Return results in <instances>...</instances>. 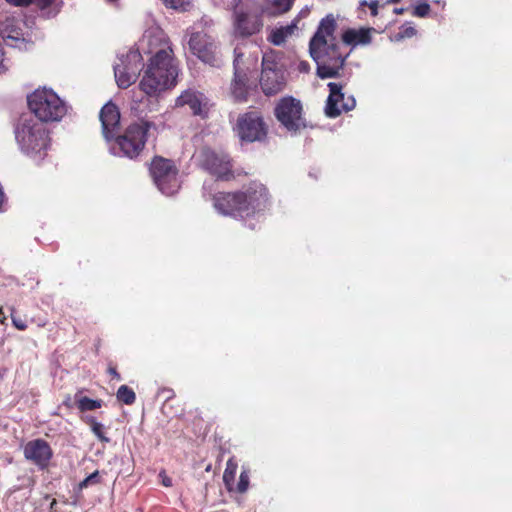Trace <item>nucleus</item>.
<instances>
[{
    "label": "nucleus",
    "mask_w": 512,
    "mask_h": 512,
    "mask_svg": "<svg viewBox=\"0 0 512 512\" xmlns=\"http://www.w3.org/2000/svg\"><path fill=\"white\" fill-rule=\"evenodd\" d=\"M369 8L371 10V14L373 16H376L377 13H378V2L377 1H373L369 4Z\"/></svg>",
    "instance_id": "ea45409f"
},
{
    "label": "nucleus",
    "mask_w": 512,
    "mask_h": 512,
    "mask_svg": "<svg viewBox=\"0 0 512 512\" xmlns=\"http://www.w3.org/2000/svg\"><path fill=\"white\" fill-rule=\"evenodd\" d=\"M158 477L160 478L161 483H162L163 486H165V487H171L172 486V479L169 476H167V474H166V472L164 470L159 472Z\"/></svg>",
    "instance_id": "e433bc0d"
},
{
    "label": "nucleus",
    "mask_w": 512,
    "mask_h": 512,
    "mask_svg": "<svg viewBox=\"0 0 512 512\" xmlns=\"http://www.w3.org/2000/svg\"><path fill=\"white\" fill-rule=\"evenodd\" d=\"M23 454L27 461L36 465L39 469H46L53 456V451L43 439L28 441L23 447Z\"/></svg>",
    "instance_id": "a211bd4d"
},
{
    "label": "nucleus",
    "mask_w": 512,
    "mask_h": 512,
    "mask_svg": "<svg viewBox=\"0 0 512 512\" xmlns=\"http://www.w3.org/2000/svg\"><path fill=\"white\" fill-rule=\"evenodd\" d=\"M329 96L326 102L325 113L328 117L339 116L343 111H351L356 105L352 95L345 96L342 92V85L330 82L328 83Z\"/></svg>",
    "instance_id": "dca6fc26"
},
{
    "label": "nucleus",
    "mask_w": 512,
    "mask_h": 512,
    "mask_svg": "<svg viewBox=\"0 0 512 512\" xmlns=\"http://www.w3.org/2000/svg\"><path fill=\"white\" fill-rule=\"evenodd\" d=\"M373 33H375L374 28H350L343 32L342 41L352 48L356 46H366L371 43Z\"/></svg>",
    "instance_id": "5701e85b"
},
{
    "label": "nucleus",
    "mask_w": 512,
    "mask_h": 512,
    "mask_svg": "<svg viewBox=\"0 0 512 512\" xmlns=\"http://www.w3.org/2000/svg\"><path fill=\"white\" fill-rule=\"evenodd\" d=\"M146 100V97L144 96H140L138 97L135 93L132 97V101L134 103V105L132 106V109L134 110H140L139 108V104L143 103V101Z\"/></svg>",
    "instance_id": "4c0bfd02"
},
{
    "label": "nucleus",
    "mask_w": 512,
    "mask_h": 512,
    "mask_svg": "<svg viewBox=\"0 0 512 512\" xmlns=\"http://www.w3.org/2000/svg\"><path fill=\"white\" fill-rule=\"evenodd\" d=\"M417 33L416 29L411 25H403L400 31L393 37L394 41H400L405 38H411Z\"/></svg>",
    "instance_id": "7c9ffc66"
},
{
    "label": "nucleus",
    "mask_w": 512,
    "mask_h": 512,
    "mask_svg": "<svg viewBox=\"0 0 512 512\" xmlns=\"http://www.w3.org/2000/svg\"><path fill=\"white\" fill-rule=\"evenodd\" d=\"M88 423L90 424L91 430L94 435L102 442L108 443L110 439L104 434V426L100 422L96 421L95 418L91 417L88 419Z\"/></svg>",
    "instance_id": "c85d7f7f"
},
{
    "label": "nucleus",
    "mask_w": 512,
    "mask_h": 512,
    "mask_svg": "<svg viewBox=\"0 0 512 512\" xmlns=\"http://www.w3.org/2000/svg\"><path fill=\"white\" fill-rule=\"evenodd\" d=\"M102 124V133L107 142L116 137L120 128V112L116 105L107 103L99 115Z\"/></svg>",
    "instance_id": "aec40b11"
},
{
    "label": "nucleus",
    "mask_w": 512,
    "mask_h": 512,
    "mask_svg": "<svg viewBox=\"0 0 512 512\" xmlns=\"http://www.w3.org/2000/svg\"><path fill=\"white\" fill-rule=\"evenodd\" d=\"M335 29L334 17L326 16L309 43V53L317 64V75L322 79L337 76L348 57L347 53L340 51L334 35Z\"/></svg>",
    "instance_id": "f257e3e1"
},
{
    "label": "nucleus",
    "mask_w": 512,
    "mask_h": 512,
    "mask_svg": "<svg viewBox=\"0 0 512 512\" xmlns=\"http://www.w3.org/2000/svg\"><path fill=\"white\" fill-rule=\"evenodd\" d=\"M268 193L261 183H252L239 193H219L214 197L215 209L224 216L249 217L265 208Z\"/></svg>",
    "instance_id": "f03ea898"
},
{
    "label": "nucleus",
    "mask_w": 512,
    "mask_h": 512,
    "mask_svg": "<svg viewBox=\"0 0 512 512\" xmlns=\"http://www.w3.org/2000/svg\"><path fill=\"white\" fill-rule=\"evenodd\" d=\"M257 63V57L243 58L238 48L234 50V78L231 83V93L236 100H244L248 93V72Z\"/></svg>",
    "instance_id": "1a4fd4ad"
},
{
    "label": "nucleus",
    "mask_w": 512,
    "mask_h": 512,
    "mask_svg": "<svg viewBox=\"0 0 512 512\" xmlns=\"http://www.w3.org/2000/svg\"><path fill=\"white\" fill-rule=\"evenodd\" d=\"M15 139L20 149L34 160L43 159L50 144L46 127L31 115L20 118Z\"/></svg>",
    "instance_id": "7ed1b4c3"
},
{
    "label": "nucleus",
    "mask_w": 512,
    "mask_h": 512,
    "mask_svg": "<svg viewBox=\"0 0 512 512\" xmlns=\"http://www.w3.org/2000/svg\"><path fill=\"white\" fill-rule=\"evenodd\" d=\"M236 132L243 141H260L266 135V127L260 116L250 112L238 118Z\"/></svg>",
    "instance_id": "2eb2a0df"
},
{
    "label": "nucleus",
    "mask_w": 512,
    "mask_h": 512,
    "mask_svg": "<svg viewBox=\"0 0 512 512\" xmlns=\"http://www.w3.org/2000/svg\"><path fill=\"white\" fill-rule=\"evenodd\" d=\"M430 12V5L426 2L419 3L414 7L413 15L416 17H426Z\"/></svg>",
    "instance_id": "473e14b6"
},
{
    "label": "nucleus",
    "mask_w": 512,
    "mask_h": 512,
    "mask_svg": "<svg viewBox=\"0 0 512 512\" xmlns=\"http://www.w3.org/2000/svg\"><path fill=\"white\" fill-rule=\"evenodd\" d=\"M176 85V78L165 74H158L154 71L146 70L139 82L140 90L146 97H157L162 92L173 88Z\"/></svg>",
    "instance_id": "f3484780"
},
{
    "label": "nucleus",
    "mask_w": 512,
    "mask_h": 512,
    "mask_svg": "<svg viewBox=\"0 0 512 512\" xmlns=\"http://www.w3.org/2000/svg\"><path fill=\"white\" fill-rule=\"evenodd\" d=\"M176 106H188L194 115L207 117L209 111V101L207 97L195 90L184 91L177 99Z\"/></svg>",
    "instance_id": "412c9836"
},
{
    "label": "nucleus",
    "mask_w": 512,
    "mask_h": 512,
    "mask_svg": "<svg viewBox=\"0 0 512 512\" xmlns=\"http://www.w3.org/2000/svg\"><path fill=\"white\" fill-rule=\"evenodd\" d=\"M190 51L204 63H217V44L215 39L204 31H187Z\"/></svg>",
    "instance_id": "9b49d317"
},
{
    "label": "nucleus",
    "mask_w": 512,
    "mask_h": 512,
    "mask_svg": "<svg viewBox=\"0 0 512 512\" xmlns=\"http://www.w3.org/2000/svg\"><path fill=\"white\" fill-rule=\"evenodd\" d=\"M294 0H265L261 5V13L270 17L279 16L288 12Z\"/></svg>",
    "instance_id": "b1692460"
},
{
    "label": "nucleus",
    "mask_w": 512,
    "mask_h": 512,
    "mask_svg": "<svg viewBox=\"0 0 512 512\" xmlns=\"http://www.w3.org/2000/svg\"><path fill=\"white\" fill-rule=\"evenodd\" d=\"M150 127L151 124L146 121L131 124L123 135L115 138L110 146V151L116 156L137 157L144 148Z\"/></svg>",
    "instance_id": "39448f33"
},
{
    "label": "nucleus",
    "mask_w": 512,
    "mask_h": 512,
    "mask_svg": "<svg viewBox=\"0 0 512 512\" xmlns=\"http://www.w3.org/2000/svg\"><path fill=\"white\" fill-rule=\"evenodd\" d=\"M25 26L19 17L0 14V35L11 47L26 49L28 42L24 33Z\"/></svg>",
    "instance_id": "ddd939ff"
},
{
    "label": "nucleus",
    "mask_w": 512,
    "mask_h": 512,
    "mask_svg": "<svg viewBox=\"0 0 512 512\" xmlns=\"http://www.w3.org/2000/svg\"><path fill=\"white\" fill-rule=\"evenodd\" d=\"M150 172L158 189L167 196L180 188L177 170L170 160L157 157L152 161Z\"/></svg>",
    "instance_id": "6e6552de"
},
{
    "label": "nucleus",
    "mask_w": 512,
    "mask_h": 512,
    "mask_svg": "<svg viewBox=\"0 0 512 512\" xmlns=\"http://www.w3.org/2000/svg\"><path fill=\"white\" fill-rule=\"evenodd\" d=\"M116 396L119 401L123 402L126 405L134 403L136 399L134 391L126 385H122L119 387Z\"/></svg>",
    "instance_id": "bb28decb"
},
{
    "label": "nucleus",
    "mask_w": 512,
    "mask_h": 512,
    "mask_svg": "<svg viewBox=\"0 0 512 512\" xmlns=\"http://www.w3.org/2000/svg\"><path fill=\"white\" fill-rule=\"evenodd\" d=\"M309 68H310V66L307 62L302 61L299 63V66H298L299 71L308 72Z\"/></svg>",
    "instance_id": "a19ab883"
},
{
    "label": "nucleus",
    "mask_w": 512,
    "mask_h": 512,
    "mask_svg": "<svg viewBox=\"0 0 512 512\" xmlns=\"http://www.w3.org/2000/svg\"><path fill=\"white\" fill-rule=\"evenodd\" d=\"M140 58V54L136 51H130L119 58V63L114 66L115 80L118 87L128 88L136 81L140 71Z\"/></svg>",
    "instance_id": "4468645a"
},
{
    "label": "nucleus",
    "mask_w": 512,
    "mask_h": 512,
    "mask_svg": "<svg viewBox=\"0 0 512 512\" xmlns=\"http://www.w3.org/2000/svg\"><path fill=\"white\" fill-rule=\"evenodd\" d=\"M285 84L286 79L277 56L273 52L265 53L262 57L260 77V86L263 93L267 96L275 95L284 89Z\"/></svg>",
    "instance_id": "0eeeda50"
},
{
    "label": "nucleus",
    "mask_w": 512,
    "mask_h": 512,
    "mask_svg": "<svg viewBox=\"0 0 512 512\" xmlns=\"http://www.w3.org/2000/svg\"><path fill=\"white\" fill-rule=\"evenodd\" d=\"M97 482H98V471H95L79 483V488L84 489V488L88 487L90 484H94Z\"/></svg>",
    "instance_id": "f704fd0d"
},
{
    "label": "nucleus",
    "mask_w": 512,
    "mask_h": 512,
    "mask_svg": "<svg viewBox=\"0 0 512 512\" xmlns=\"http://www.w3.org/2000/svg\"><path fill=\"white\" fill-rule=\"evenodd\" d=\"M197 159L203 168L218 179L228 180L232 176L230 159L223 152L204 148L198 153Z\"/></svg>",
    "instance_id": "f8f14e48"
},
{
    "label": "nucleus",
    "mask_w": 512,
    "mask_h": 512,
    "mask_svg": "<svg viewBox=\"0 0 512 512\" xmlns=\"http://www.w3.org/2000/svg\"><path fill=\"white\" fill-rule=\"evenodd\" d=\"M6 1H7V3H9L13 6H26L30 3H35L40 8H45L48 5H50V3L52 2V0H6Z\"/></svg>",
    "instance_id": "2f4dec72"
},
{
    "label": "nucleus",
    "mask_w": 512,
    "mask_h": 512,
    "mask_svg": "<svg viewBox=\"0 0 512 512\" xmlns=\"http://www.w3.org/2000/svg\"><path fill=\"white\" fill-rule=\"evenodd\" d=\"M278 121L289 131H298L305 127L302 117V104L293 97L282 98L275 107Z\"/></svg>",
    "instance_id": "9d476101"
},
{
    "label": "nucleus",
    "mask_w": 512,
    "mask_h": 512,
    "mask_svg": "<svg viewBox=\"0 0 512 512\" xmlns=\"http://www.w3.org/2000/svg\"><path fill=\"white\" fill-rule=\"evenodd\" d=\"M236 470H237V465L232 460H229L226 464V469L223 474V481H224L226 487L228 488V490H230V491L233 489L232 485H233V482L235 479Z\"/></svg>",
    "instance_id": "a878e982"
},
{
    "label": "nucleus",
    "mask_w": 512,
    "mask_h": 512,
    "mask_svg": "<svg viewBox=\"0 0 512 512\" xmlns=\"http://www.w3.org/2000/svg\"><path fill=\"white\" fill-rule=\"evenodd\" d=\"M166 7L178 11H186L190 6V0H162Z\"/></svg>",
    "instance_id": "c756f323"
},
{
    "label": "nucleus",
    "mask_w": 512,
    "mask_h": 512,
    "mask_svg": "<svg viewBox=\"0 0 512 512\" xmlns=\"http://www.w3.org/2000/svg\"><path fill=\"white\" fill-rule=\"evenodd\" d=\"M297 30L296 21L289 25L280 26L271 30L268 40L274 45H282L289 37H291Z\"/></svg>",
    "instance_id": "393cba45"
},
{
    "label": "nucleus",
    "mask_w": 512,
    "mask_h": 512,
    "mask_svg": "<svg viewBox=\"0 0 512 512\" xmlns=\"http://www.w3.org/2000/svg\"><path fill=\"white\" fill-rule=\"evenodd\" d=\"M146 70L154 71L165 76L176 78L178 75V68L173 58V51L171 46H165L156 51L155 55L151 56Z\"/></svg>",
    "instance_id": "6ab92c4d"
},
{
    "label": "nucleus",
    "mask_w": 512,
    "mask_h": 512,
    "mask_svg": "<svg viewBox=\"0 0 512 512\" xmlns=\"http://www.w3.org/2000/svg\"><path fill=\"white\" fill-rule=\"evenodd\" d=\"M0 314H2V308L0 307Z\"/></svg>",
    "instance_id": "37998d69"
},
{
    "label": "nucleus",
    "mask_w": 512,
    "mask_h": 512,
    "mask_svg": "<svg viewBox=\"0 0 512 512\" xmlns=\"http://www.w3.org/2000/svg\"><path fill=\"white\" fill-rule=\"evenodd\" d=\"M28 106L42 122L60 121L67 113L66 103L51 89H36L28 96Z\"/></svg>",
    "instance_id": "20e7f679"
},
{
    "label": "nucleus",
    "mask_w": 512,
    "mask_h": 512,
    "mask_svg": "<svg viewBox=\"0 0 512 512\" xmlns=\"http://www.w3.org/2000/svg\"><path fill=\"white\" fill-rule=\"evenodd\" d=\"M77 405L81 411H92L100 408L102 406V401L90 399L88 397H80L77 400Z\"/></svg>",
    "instance_id": "cd10ccee"
},
{
    "label": "nucleus",
    "mask_w": 512,
    "mask_h": 512,
    "mask_svg": "<svg viewBox=\"0 0 512 512\" xmlns=\"http://www.w3.org/2000/svg\"><path fill=\"white\" fill-rule=\"evenodd\" d=\"M165 46H170V44L163 30L157 26L146 30L140 41V48L152 56Z\"/></svg>",
    "instance_id": "4be33fe9"
},
{
    "label": "nucleus",
    "mask_w": 512,
    "mask_h": 512,
    "mask_svg": "<svg viewBox=\"0 0 512 512\" xmlns=\"http://www.w3.org/2000/svg\"><path fill=\"white\" fill-rule=\"evenodd\" d=\"M249 486V475L247 471H242L240 474L239 482L236 490L240 493H244Z\"/></svg>",
    "instance_id": "72a5a7b5"
},
{
    "label": "nucleus",
    "mask_w": 512,
    "mask_h": 512,
    "mask_svg": "<svg viewBox=\"0 0 512 512\" xmlns=\"http://www.w3.org/2000/svg\"><path fill=\"white\" fill-rule=\"evenodd\" d=\"M108 372H109V373H110V375H112L115 379L120 380V375H119V373L116 371V369H115L114 367H109Z\"/></svg>",
    "instance_id": "79ce46f5"
},
{
    "label": "nucleus",
    "mask_w": 512,
    "mask_h": 512,
    "mask_svg": "<svg viewBox=\"0 0 512 512\" xmlns=\"http://www.w3.org/2000/svg\"><path fill=\"white\" fill-rule=\"evenodd\" d=\"M261 5L255 0H241L234 9V33L240 37H249L263 27Z\"/></svg>",
    "instance_id": "423d86ee"
},
{
    "label": "nucleus",
    "mask_w": 512,
    "mask_h": 512,
    "mask_svg": "<svg viewBox=\"0 0 512 512\" xmlns=\"http://www.w3.org/2000/svg\"><path fill=\"white\" fill-rule=\"evenodd\" d=\"M12 323L13 325L18 329V330H21V331H24L26 328H27V325L25 323L24 320H22L21 318H18L14 315H12Z\"/></svg>",
    "instance_id": "c9c22d12"
},
{
    "label": "nucleus",
    "mask_w": 512,
    "mask_h": 512,
    "mask_svg": "<svg viewBox=\"0 0 512 512\" xmlns=\"http://www.w3.org/2000/svg\"><path fill=\"white\" fill-rule=\"evenodd\" d=\"M7 70L6 60L4 58L3 49L0 47V73H4Z\"/></svg>",
    "instance_id": "58836bf2"
}]
</instances>
